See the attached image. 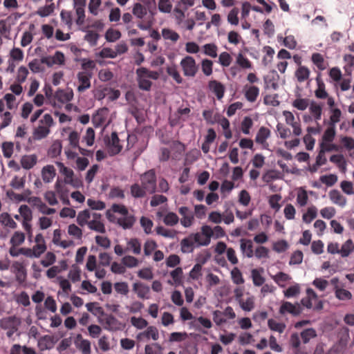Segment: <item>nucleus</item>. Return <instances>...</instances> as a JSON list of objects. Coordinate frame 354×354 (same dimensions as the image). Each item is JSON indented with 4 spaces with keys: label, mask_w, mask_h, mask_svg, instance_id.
Returning a JSON list of instances; mask_svg holds the SVG:
<instances>
[{
    "label": "nucleus",
    "mask_w": 354,
    "mask_h": 354,
    "mask_svg": "<svg viewBox=\"0 0 354 354\" xmlns=\"http://www.w3.org/2000/svg\"><path fill=\"white\" fill-rule=\"evenodd\" d=\"M336 134L335 127L329 126L324 131L322 136V142L324 144H329L333 142Z\"/></svg>",
    "instance_id": "b1692460"
},
{
    "label": "nucleus",
    "mask_w": 354,
    "mask_h": 354,
    "mask_svg": "<svg viewBox=\"0 0 354 354\" xmlns=\"http://www.w3.org/2000/svg\"><path fill=\"white\" fill-rule=\"evenodd\" d=\"M252 278L255 286H263L265 282V278L261 275L259 270L257 269L252 270Z\"/></svg>",
    "instance_id": "338daca9"
},
{
    "label": "nucleus",
    "mask_w": 354,
    "mask_h": 354,
    "mask_svg": "<svg viewBox=\"0 0 354 354\" xmlns=\"http://www.w3.org/2000/svg\"><path fill=\"white\" fill-rule=\"evenodd\" d=\"M62 149V142L59 140H56L53 142L50 149H48V154L51 157L55 158L60 155Z\"/></svg>",
    "instance_id": "e433bc0d"
},
{
    "label": "nucleus",
    "mask_w": 354,
    "mask_h": 354,
    "mask_svg": "<svg viewBox=\"0 0 354 354\" xmlns=\"http://www.w3.org/2000/svg\"><path fill=\"white\" fill-rule=\"evenodd\" d=\"M310 112L313 115L315 120H319L322 113V104H317L314 100L310 103Z\"/></svg>",
    "instance_id": "5701e85b"
},
{
    "label": "nucleus",
    "mask_w": 354,
    "mask_h": 354,
    "mask_svg": "<svg viewBox=\"0 0 354 354\" xmlns=\"http://www.w3.org/2000/svg\"><path fill=\"white\" fill-rule=\"evenodd\" d=\"M56 175L55 169L53 165H47L42 168L41 176L43 180L46 183H50Z\"/></svg>",
    "instance_id": "ddd939ff"
},
{
    "label": "nucleus",
    "mask_w": 354,
    "mask_h": 354,
    "mask_svg": "<svg viewBox=\"0 0 354 354\" xmlns=\"http://www.w3.org/2000/svg\"><path fill=\"white\" fill-rule=\"evenodd\" d=\"M301 312L302 308L298 302H296L295 304H292L291 302L286 301L282 302L279 310V313L281 315L290 313L295 317L299 316Z\"/></svg>",
    "instance_id": "7ed1b4c3"
},
{
    "label": "nucleus",
    "mask_w": 354,
    "mask_h": 354,
    "mask_svg": "<svg viewBox=\"0 0 354 354\" xmlns=\"http://www.w3.org/2000/svg\"><path fill=\"white\" fill-rule=\"evenodd\" d=\"M178 221V216L174 212L167 213L163 219L165 224L169 226H173L177 224Z\"/></svg>",
    "instance_id": "774afa93"
},
{
    "label": "nucleus",
    "mask_w": 354,
    "mask_h": 354,
    "mask_svg": "<svg viewBox=\"0 0 354 354\" xmlns=\"http://www.w3.org/2000/svg\"><path fill=\"white\" fill-rule=\"evenodd\" d=\"M236 64H238L241 68H251L252 64L250 60L244 57L241 53H239L236 57Z\"/></svg>",
    "instance_id": "bf43d9fd"
},
{
    "label": "nucleus",
    "mask_w": 354,
    "mask_h": 354,
    "mask_svg": "<svg viewBox=\"0 0 354 354\" xmlns=\"http://www.w3.org/2000/svg\"><path fill=\"white\" fill-rule=\"evenodd\" d=\"M131 323L134 327L140 330L145 328L148 325L147 321L141 317H132L131 318Z\"/></svg>",
    "instance_id": "0e129e2a"
},
{
    "label": "nucleus",
    "mask_w": 354,
    "mask_h": 354,
    "mask_svg": "<svg viewBox=\"0 0 354 354\" xmlns=\"http://www.w3.org/2000/svg\"><path fill=\"white\" fill-rule=\"evenodd\" d=\"M279 79V75L276 70L272 69L270 71L269 73L267 75L264 76L263 77L264 88L269 89L270 84L275 81H278Z\"/></svg>",
    "instance_id": "393cba45"
},
{
    "label": "nucleus",
    "mask_w": 354,
    "mask_h": 354,
    "mask_svg": "<svg viewBox=\"0 0 354 354\" xmlns=\"http://www.w3.org/2000/svg\"><path fill=\"white\" fill-rule=\"evenodd\" d=\"M162 35L165 39H169L172 41H176L179 39V35L169 28H163L162 30Z\"/></svg>",
    "instance_id": "603ef678"
},
{
    "label": "nucleus",
    "mask_w": 354,
    "mask_h": 354,
    "mask_svg": "<svg viewBox=\"0 0 354 354\" xmlns=\"http://www.w3.org/2000/svg\"><path fill=\"white\" fill-rule=\"evenodd\" d=\"M329 197L331 201L341 207H344L346 203V198L344 197L337 189H332L329 192Z\"/></svg>",
    "instance_id": "f3484780"
},
{
    "label": "nucleus",
    "mask_w": 354,
    "mask_h": 354,
    "mask_svg": "<svg viewBox=\"0 0 354 354\" xmlns=\"http://www.w3.org/2000/svg\"><path fill=\"white\" fill-rule=\"evenodd\" d=\"M253 244L250 239H241V250L242 252H246V256L248 258L253 257Z\"/></svg>",
    "instance_id": "4be33fe9"
},
{
    "label": "nucleus",
    "mask_w": 354,
    "mask_h": 354,
    "mask_svg": "<svg viewBox=\"0 0 354 354\" xmlns=\"http://www.w3.org/2000/svg\"><path fill=\"white\" fill-rule=\"evenodd\" d=\"M72 268H73V270H71L68 272V277L72 281V282L76 283V282L80 281V279H81V277H80L81 270L76 264H73L72 266Z\"/></svg>",
    "instance_id": "3c124183"
},
{
    "label": "nucleus",
    "mask_w": 354,
    "mask_h": 354,
    "mask_svg": "<svg viewBox=\"0 0 354 354\" xmlns=\"http://www.w3.org/2000/svg\"><path fill=\"white\" fill-rule=\"evenodd\" d=\"M121 35L120 30L109 28L106 30L104 37L108 42H115L121 37Z\"/></svg>",
    "instance_id": "c9c22d12"
},
{
    "label": "nucleus",
    "mask_w": 354,
    "mask_h": 354,
    "mask_svg": "<svg viewBox=\"0 0 354 354\" xmlns=\"http://www.w3.org/2000/svg\"><path fill=\"white\" fill-rule=\"evenodd\" d=\"M142 186L146 189L149 194H153L156 192L157 178L156 171L153 169L145 171L140 176Z\"/></svg>",
    "instance_id": "f257e3e1"
},
{
    "label": "nucleus",
    "mask_w": 354,
    "mask_h": 354,
    "mask_svg": "<svg viewBox=\"0 0 354 354\" xmlns=\"http://www.w3.org/2000/svg\"><path fill=\"white\" fill-rule=\"evenodd\" d=\"M55 10V4L54 3H51L49 5H46L43 7L39 8L37 10L36 14L40 16L41 17H46L49 16L54 12Z\"/></svg>",
    "instance_id": "58836bf2"
},
{
    "label": "nucleus",
    "mask_w": 354,
    "mask_h": 354,
    "mask_svg": "<svg viewBox=\"0 0 354 354\" xmlns=\"http://www.w3.org/2000/svg\"><path fill=\"white\" fill-rule=\"evenodd\" d=\"M75 344L82 351V354H91V342L88 339H82L80 343L75 341Z\"/></svg>",
    "instance_id": "6e6d98bb"
},
{
    "label": "nucleus",
    "mask_w": 354,
    "mask_h": 354,
    "mask_svg": "<svg viewBox=\"0 0 354 354\" xmlns=\"http://www.w3.org/2000/svg\"><path fill=\"white\" fill-rule=\"evenodd\" d=\"M133 290L137 293L139 298L149 299L147 295L150 292V288L141 282H136L133 285Z\"/></svg>",
    "instance_id": "9b49d317"
},
{
    "label": "nucleus",
    "mask_w": 354,
    "mask_h": 354,
    "mask_svg": "<svg viewBox=\"0 0 354 354\" xmlns=\"http://www.w3.org/2000/svg\"><path fill=\"white\" fill-rule=\"evenodd\" d=\"M259 94V88L256 86H251L245 91V96L248 101L254 102Z\"/></svg>",
    "instance_id": "4c0bfd02"
},
{
    "label": "nucleus",
    "mask_w": 354,
    "mask_h": 354,
    "mask_svg": "<svg viewBox=\"0 0 354 354\" xmlns=\"http://www.w3.org/2000/svg\"><path fill=\"white\" fill-rule=\"evenodd\" d=\"M231 277L233 282L236 285L242 284L244 283L242 273L236 267L234 268L231 271Z\"/></svg>",
    "instance_id": "680f3d73"
},
{
    "label": "nucleus",
    "mask_w": 354,
    "mask_h": 354,
    "mask_svg": "<svg viewBox=\"0 0 354 354\" xmlns=\"http://www.w3.org/2000/svg\"><path fill=\"white\" fill-rule=\"evenodd\" d=\"M331 115L328 122L329 126L335 127L336 124L340 121L342 111L339 108L330 109Z\"/></svg>",
    "instance_id": "f704fd0d"
},
{
    "label": "nucleus",
    "mask_w": 354,
    "mask_h": 354,
    "mask_svg": "<svg viewBox=\"0 0 354 354\" xmlns=\"http://www.w3.org/2000/svg\"><path fill=\"white\" fill-rule=\"evenodd\" d=\"M316 336L317 333L313 328H306L301 333V337L304 344H307L311 338L315 337Z\"/></svg>",
    "instance_id": "8fccbe9b"
},
{
    "label": "nucleus",
    "mask_w": 354,
    "mask_h": 354,
    "mask_svg": "<svg viewBox=\"0 0 354 354\" xmlns=\"http://www.w3.org/2000/svg\"><path fill=\"white\" fill-rule=\"evenodd\" d=\"M311 60L319 71H324L326 69L324 57L320 53H313L311 57Z\"/></svg>",
    "instance_id": "ea45409f"
},
{
    "label": "nucleus",
    "mask_w": 354,
    "mask_h": 354,
    "mask_svg": "<svg viewBox=\"0 0 354 354\" xmlns=\"http://www.w3.org/2000/svg\"><path fill=\"white\" fill-rule=\"evenodd\" d=\"M47 249V247L44 244H36L33 246L32 249L21 248H19V252L27 257L30 258H39L41 254H43Z\"/></svg>",
    "instance_id": "20e7f679"
},
{
    "label": "nucleus",
    "mask_w": 354,
    "mask_h": 354,
    "mask_svg": "<svg viewBox=\"0 0 354 354\" xmlns=\"http://www.w3.org/2000/svg\"><path fill=\"white\" fill-rule=\"evenodd\" d=\"M132 12L137 18L142 19L147 15V9L140 3H136Z\"/></svg>",
    "instance_id": "09e8293b"
},
{
    "label": "nucleus",
    "mask_w": 354,
    "mask_h": 354,
    "mask_svg": "<svg viewBox=\"0 0 354 354\" xmlns=\"http://www.w3.org/2000/svg\"><path fill=\"white\" fill-rule=\"evenodd\" d=\"M317 216V209L315 206L308 208L307 212L302 216V220L306 223H310Z\"/></svg>",
    "instance_id": "7c9ffc66"
},
{
    "label": "nucleus",
    "mask_w": 354,
    "mask_h": 354,
    "mask_svg": "<svg viewBox=\"0 0 354 354\" xmlns=\"http://www.w3.org/2000/svg\"><path fill=\"white\" fill-rule=\"evenodd\" d=\"M270 136V131L265 127H261L256 135L255 142L259 144H263Z\"/></svg>",
    "instance_id": "aec40b11"
},
{
    "label": "nucleus",
    "mask_w": 354,
    "mask_h": 354,
    "mask_svg": "<svg viewBox=\"0 0 354 354\" xmlns=\"http://www.w3.org/2000/svg\"><path fill=\"white\" fill-rule=\"evenodd\" d=\"M21 319L16 315L6 317L0 319V327L2 329H15L21 325Z\"/></svg>",
    "instance_id": "423d86ee"
},
{
    "label": "nucleus",
    "mask_w": 354,
    "mask_h": 354,
    "mask_svg": "<svg viewBox=\"0 0 354 354\" xmlns=\"http://www.w3.org/2000/svg\"><path fill=\"white\" fill-rule=\"evenodd\" d=\"M55 97L62 103L68 102L73 100V91L71 89L68 92H64L63 89L59 88L56 91Z\"/></svg>",
    "instance_id": "a211bd4d"
},
{
    "label": "nucleus",
    "mask_w": 354,
    "mask_h": 354,
    "mask_svg": "<svg viewBox=\"0 0 354 354\" xmlns=\"http://www.w3.org/2000/svg\"><path fill=\"white\" fill-rule=\"evenodd\" d=\"M304 254L302 251L297 250L295 251L290 257L289 265H298L302 263Z\"/></svg>",
    "instance_id": "052dcab7"
},
{
    "label": "nucleus",
    "mask_w": 354,
    "mask_h": 354,
    "mask_svg": "<svg viewBox=\"0 0 354 354\" xmlns=\"http://www.w3.org/2000/svg\"><path fill=\"white\" fill-rule=\"evenodd\" d=\"M3 155L6 158H10L14 151V143L12 142H3L1 145Z\"/></svg>",
    "instance_id": "de8ad7c7"
},
{
    "label": "nucleus",
    "mask_w": 354,
    "mask_h": 354,
    "mask_svg": "<svg viewBox=\"0 0 354 354\" xmlns=\"http://www.w3.org/2000/svg\"><path fill=\"white\" fill-rule=\"evenodd\" d=\"M0 223L11 229H15L17 227V223L7 212H3L0 214Z\"/></svg>",
    "instance_id": "c85d7f7f"
},
{
    "label": "nucleus",
    "mask_w": 354,
    "mask_h": 354,
    "mask_svg": "<svg viewBox=\"0 0 354 354\" xmlns=\"http://www.w3.org/2000/svg\"><path fill=\"white\" fill-rule=\"evenodd\" d=\"M91 217V213L88 209L81 211L78 213L77 216V223L79 225L83 227L85 225H88V220Z\"/></svg>",
    "instance_id": "72a5a7b5"
},
{
    "label": "nucleus",
    "mask_w": 354,
    "mask_h": 354,
    "mask_svg": "<svg viewBox=\"0 0 354 354\" xmlns=\"http://www.w3.org/2000/svg\"><path fill=\"white\" fill-rule=\"evenodd\" d=\"M319 180L321 182L328 187L334 185L337 181V176L336 174H330L328 175H324L320 176Z\"/></svg>",
    "instance_id": "5fc2aeb1"
},
{
    "label": "nucleus",
    "mask_w": 354,
    "mask_h": 354,
    "mask_svg": "<svg viewBox=\"0 0 354 354\" xmlns=\"http://www.w3.org/2000/svg\"><path fill=\"white\" fill-rule=\"evenodd\" d=\"M300 292V287L299 284L296 283L290 286L286 290L283 291L284 296L286 298H291L296 297Z\"/></svg>",
    "instance_id": "e2e57ef3"
},
{
    "label": "nucleus",
    "mask_w": 354,
    "mask_h": 354,
    "mask_svg": "<svg viewBox=\"0 0 354 354\" xmlns=\"http://www.w3.org/2000/svg\"><path fill=\"white\" fill-rule=\"evenodd\" d=\"M354 250V243L351 239H348L341 247L339 254L342 257H347Z\"/></svg>",
    "instance_id": "c756f323"
},
{
    "label": "nucleus",
    "mask_w": 354,
    "mask_h": 354,
    "mask_svg": "<svg viewBox=\"0 0 354 354\" xmlns=\"http://www.w3.org/2000/svg\"><path fill=\"white\" fill-rule=\"evenodd\" d=\"M310 70L304 66H300L295 71V75L298 82H303L306 80L310 75Z\"/></svg>",
    "instance_id": "a878e982"
},
{
    "label": "nucleus",
    "mask_w": 354,
    "mask_h": 354,
    "mask_svg": "<svg viewBox=\"0 0 354 354\" xmlns=\"http://www.w3.org/2000/svg\"><path fill=\"white\" fill-rule=\"evenodd\" d=\"M136 222V217L134 215L129 214L124 217L118 218L116 223L124 230L131 229Z\"/></svg>",
    "instance_id": "dca6fc26"
},
{
    "label": "nucleus",
    "mask_w": 354,
    "mask_h": 354,
    "mask_svg": "<svg viewBox=\"0 0 354 354\" xmlns=\"http://www.w3.org/2000/svg\"><path fill=\"white\" fill-rule=\"evenodd\" d=\"M20 215L24 218V220L30 221L32 218V211L27 205H22L19 208Z\"/></svg>",
    "instance_id": "13d9d810"
},
{
    "label": "nucleus",
    "mask_w": 354,
    "mask_h": 354,
    "mask_svg": "<svg viewBox=\"0 0 354 354\" xmlns=\"http://www.w3.org/2000/svg\"><path fill=\"white\" fill-rule=\"evenodd\" d=\"M180 66L185 76L194 77L198 71V67L193 57L187 55L180 61Z\"/></svg>",
    "instance_id": "f03ea898"
},
{
    "label": "nucleus",
    "mask_w": 354,
    "mask_h": 354,
    "mask_svg": "<svg viewBox=\"0 0 354 354\" xmlns=\"http://www.w3.org/2000/svg\"><path fill=\"white\" fill-rule=\"evenodd\" d=\"M208 88L215 94L218 100H221L223 97L225 87L223 83L218 80H212L209 82Z\"/></svg>",
    "instance_id": "9d476101"
},
{
    "label": "nucleus",
    "mask_w": 354,
    "mask_h": 354,
    "mask_svg": "<svg viewBox=\"0 0 354 354\" xmlns=\"http://www.w3.org/2000/svg\"><path fill=\"white\" fill-rule=\"evenodd\" d=\"M37 161V157L35 154L24 155L21 158V165L24 169L32 168Z\"/></svg>",
    "instance_id": "2eb2a0df"
},
{
    "label": "nucleus",
    "mask_w": 354,
    "mask_h": 354,
    "mask_svg": "<svg viewBox=\"0 0 354 354\" xmlns=\"http://www.w3.org/2000/svg\"><path fill=\"white\" fill-rule=\"evenodd\" d=\"M88 227L90 230L105 233L106 229L104 223L100 221L92 220L88 223Z\"/></svg>",
    "instance_id": "c03bdc74"
},
{
    "label": "nucleus",
    "mask_w": 354,
    "mask_h": 354,
    "mask_svg": "<svg viewBox=\"0 0 354 354\" xmlns=\"http://www.w3.org/2000/svg\"><path fill=\"white\" fill-rule=\"evenodd\" d=\"M166 71L168 75L171 76L176 83H183V80L181 77L179 72L178 71L177 66L175 64H173L170 66H167Z\"/></svg>",
    "instance_id": "473e14b6"
},
{
    "label": "nucleus",
    "mask_w": 354,
    "mask_h": 354,
    "mask_svg": "<svg viewBox=\"0 0 354 354\" xmlns=\"http://www.w3.org/2000/svg\"><path fill=\"white\" fill-rule=\"evenodd\" d=\"M130 189L131 196L136 198L145 197L146 196V192H147L142 185H140L138 183L133 184L131 186Z\"/></svg>",
    "instance_id": "412c9836"
},
{
    "label": "nucleus",
    "mask_w": 354,
    "mask_h": 354,
    "mask_svg": "<svg viewBox=\"0 0 354 354\" xmlns=\"http://www.w3.org/2000/svg\"><path fill=\"white\" fill-rule=\"evenodd\" d=\"M104 323L106 324V326H104V328L108 331L120 330L125 326L118 320V319H116V317L113 315H106Z\"/></svg>",
    "instance_id": "6e6552de"
},
{
    "label": "nucleus",
    "mask_w": 354,
    "mask_h": 354,
    "mask_svg": "<svg viewBox=\"0 0 354 354\" xmlns=\"http://www.w3.org/2000/svg\"><path fill=\"white\" fill-rule=\"evenodd\" d=\"M12 268L14 269L16 280L18 283L21 284L25 282L27 277V272L24 264L19 261H15L12 265Z\"/></svg>",
    "instance_id": "0eeeda50"
},
{
    "label": "nucleus",
    "mask_w": 354,
    "mask_h": 354,
    "mask_svg": "<svg viewBox=\"0 0 354 354\" xmlns=\"http://www.w3.org/2000/svg\"><path fill=\"white\" fill-rule=\"evenodd\" d=\"M297 89L298 91L295 93V96L297 98L292 102V105L299 111H304L308 106L309 100L308 98H301L300 88L298 86Z\"/></svg>",
    "instance_id": "f8f14e48"
},
{
    "label": "nucleus",
    "mask_w": 354,
    "mask_h": 354,
    "mask_svg": "<svg viewBox=\"0 0 354 354\" xmlns=\"http://www.w3.org/2000/svg\"><path fill=\"white\" fill-rule=\"evenodd\" d=\"M122 263L124 266L131 268L138 265V260L133 256L126 255L122 259Z\"/></svg>",
    "instance_id": "4d7b16f0"
},
{
    "label": "nucleus",
    "mask_w": 354,
    "mask_h": 354,
    "mask_svg": "<svg viewBox=\"0 0 354 354\" xmlns=\"http://www.w3.org/2000/svg\"><path fill=\"white\" fill-rule=\"evenodd\" d=\"M239 10L238 8H232L227 15V21L231 25L236 26L239 24L238 15Z\"/></svg>",
    "instance_id": "69168bd1"
},
{
    "label": "nucleus",
    "mask_w": 354,
    "mask_h": 354,
    "mask_svg": "<svg viewBox=\"0 0 354 354\" xmlns=\"http://www.w3.org/2000/svg\"><path fill=\"white\" fill-rule=\"evenodd\" d=\"M183 269L180 267H177L170 272V276L172 277L176 286H179L183 284Z\"/></svg>",
    "instance_id": "2f4dec72"
},
{
    "label": "nucleus",
    "mask_w": 354,
    "mask_h": 354,
    "mask_svg": "<svg viewBox=\"0 0 354 354\" xmlns=\"http://www.w3.org/2000/svg\"><path fill=\"white\" fill-rule=\"evenodd\" d=\"M25 241V234L22 232L16 231L10 240L12 245L17 246L22 244Z\"/></svg>",
    "instance_id": "37998d69"
},
{
    "label": "nucleus",
    "mask_w": 354,
    "mask_h": 354,
    "mask_svg": "<svg viewBox=\"0 0 354 354\" xmlns=\"http://www.w3.org/2000/svg\"><path fill=\"white\" fill-rule=\"evenodd\" d=\"M139 71H140V70L137 68L136 73L138 88L142 91H149L153 85L152 82L148 80V78L145 77L142 72Z\"/></svg>",
    "instance_id": "1a4fd4ad"
},
{
    "label": "nucleus",
    "mask_w": 354,
    "mask_h": 354,
    "mask_svg": "<svg viewBox=\"0 0 354 354\" xmlns=\"http://www.w3.org/2000/svg\"><path fill=\"white\" fill-rule=\"evenodd\" d=\"M55 341L53 336L48 335L42 336L38 342L41 351L50 350L53 348Z\"/></svg>",
    "instance_id": "4468645a"
},
{
    "label": "nucleus",
    "mask_w": 354,
    "mask_h": 354,
    "mask_svg": "<svg viewBox=\"0 0 354 354\" xmlns=\"http://www.w3.org/2000/svg\"><path fill=\"white\" fill-rule=\"evenodd\" d=\"M335 293V297L339 300H350L352 298V294L349 290L339 287H336Z\"/></svg>",
    "instance_id": "49530a36"
},
{
    "label": "nucleus",
    "mask_w": 354,
    "mask_h": 354,
    "mask_svg": "<svg viewBox=\"0 0 354 354\" xmlns=\"http://www.w3.org/2000/svg\"><path fill=\"white\" fill-rule=\"evenodd\" d=\"M202 234L205 236V239L200 245H209L211 241V237L213 236V230L209 225H205L201 227Z\"/></svg>",
    "instance_id": "79ce46f5"
},
{
    "label": "nucleus",
    "mask_w": 354,
    "mask_h": 354,
    "mask_svg": "<svg viewBox=\"0 0 354 354\" xmlns=\"http://www.w3.org/2000/svg\"><path fill=\"white\" fill-rule=\"evenodd\" d=\"M88 27L89 26L82 28L80 30L82 32H86V35L84 37V39L88 41L91 46H95L97 44V40L100 37V35L98 33L95 32L91 30H86V28Z\"/></svg>",
    "instance_id": "6ab92c4d"
},
{
    "label": "nucleus",
    "mask_w": 354,
    "mask_h": 354,
    "mask_svg": "<svg viewBox=\"0 0 354 354\" xmlns=\"http://www.w3.org/2000/svg\"><path fill=\"white\" fill-rule=\"evenodd\" d=\"M55 164L59 167V172L65 176V179L71 178L73 176V171L71 169L66 167L63 162L57 161Z\"/></svg>",
    "instance_id": "864d4df0"
},
{
    "label": "nucleus",
    "mask_w": 354,
    "mask_h": 354,
    "mask_svg": "<svg viewBox=\"0 0 354 354\" xmlns=\"http://www.w3.org/2000/svg\"><path fill=\"white\" fill-rule=\"evenodd\" d=\"M180 250L183 253H191L196 248L192 239L189 236L184 238L180 241Z\"/></svg>",
    "instance_id": "cd10ccee"
},
{
    "label": "nucleus",
    "mask_w": 354,
    "mask_h": 354,
    "mask_svg": "<svg viewBox=\"0 0 354 354\" xmlns=\"http://www.w3.org/2000/svg\"><path fill=\"white\" fill-rule=\"evenodd\" d=\"M80 84L77 86V91L80 93L84 92L91 87V79L92 77L91 72L82 71L77 75Z\"/></svg>",
    "instance_id": "39448f33"
},
{
    "label": "nucleus",
    "mask_w": 354,
    "mask_h": 354,
    "mask_svg": "<svg viewBox=\"0 0 354 354\" xmlns=\"http://www.w3.org/2000/svg\"><path fill=\"white\" fill-rule=\"evenodd\" d=\"M268 326L271 330L276 331L279 333H282L286 328L285 324L278 323L273 319H269L268 320Z\"/></svg>",
    "instance_id": "a18cd8bd"
},
{
    "label": "nucleus",
    "mask_w": 354,
    "mask_h": 354,
    "mask_svg": "<svg viewBox=\"0 0 354 354\" xmlns=\"http://www.w3.org/2000/svg\"><path fill=\"white\" fill-rule=\"evenodd\" d=\"M203 53L212 58L217 57L218 47L214 43L206 44L203 46Z\"/></svg>",
    "instance_id": "a19ab883"
},
{
    "label": "nucleus",
    "mask_w": 354,
    "mask_h": 354,
    "mask_svg": "<svg viewBox=\"0 0 354 354\" xmlns=\"http://www.w3.org/2000/svg\"><path fill=\"white\" fill-rule=\"evenodd\" d=\"M50 133V129L48 127L44 126H39L35 129L33 131L32 139L35 140H39L46 138Z\"/></svg>",
    "instance_id": "bb28decb"
}]
</instances>
